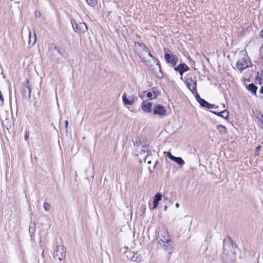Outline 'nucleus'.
Here are the masks:
<instances>
[{"mask_svg": "<svg viewBox=\"0 0 263 263\" xmlns=\"http://www.w3.org/2000/svg\"><path fill=\"white\" fill-rule=\"evenodd\" d=\"M247 88L250 91H251L254 95H256L257 87L254 84L252 83L248 85V86H247Z\"/></svg>", "mask_w": 263, "mask_h": 263, "instance_id": "6ab92c4d", "label": "nucleus"}, {"mask_svg": "<svg viewBox=\"0 0 263 263\" xmlns=\"http://www.w3.org/2000/svg\"><path fill=\"white\" fill-rule=\"evenodd\" d=\"M31 227H30V228H29V231H31Z\"/></svg>", "mask_w": 263, "mask_h": 263, "instance_id": "c03bdc74", "label": "nucleus"}, {"mask_svg": "<svg viewBox=\"0 0 263 263\" xmlns=\"http://www.w3.org/2000/svg\"><path fill=\"white\" fill-rule=\"evenodd\" d=\"M175 206H176V207L177 208H178L180 206V204H179V203H176L175 204Z\"/></svg>", "mask_w": 263, "mask_h": 263, "instance_id": "c9c22d12", "label": "nucleus"}, {"mask_svg": "<svg viewBox=\"0 0 263 263\" xmlns=\"http://www.w3.org/2000/svg\"><path fill=\"white\" fill-rule=\"evenodd\" d=\"M223 252L221 259L224 263H233L236 259L237 248L236 244L230 239L223 240Z\"/></svg>", "mask_w": 263, "mask_h": 263, "instance_id": "f257e3e1", "label": "nucleus"}, {"mask_svg": "<svg viewBox=\"0 0 263 263\" xmlns=\"http://www.w3.org/2000/svg\"><path fill=\"white\" fill-rule=\"evenodd\" d=\"M251 64L250 61L246 58H242L238 60L236 63V67L241 71L248 68Z\"/></svg>", "mask_w": 263, "mask_h": 263, "instance_id": "6e6552de", "label": "nucleus"}, {"mask_svg": "<svg viewBox=\"0 0 263 263\" xmlns=\"http://www.w3.org/2000/svg\"><path fill=\"white\" fill-rule=\"evenodd\" d=\"M147 97L150 100H153L156 99L158 97V94L154 91H149L147 92Z\"/></svg>", "mask_w": 263, "mask_h": 263, "instance_id": "4be33fe9", "label": "nucleus"}, {"mask_svg": "<svg viewBox=\"0 0 263 263\" xmlns=\"http://www.w3.org/2000/svg\"><path fill=\"white\" fill-rule=\"evenodd\" d=\"M71 24L76 32L84 33L88 29L87 26L85 23H80L79 24L74 23L75 26L72 22H71Z\"/></svg>", "mask_w": 263, "mask_h": 263, "instance_id": "1a4fd4ad", "label": "nucleus"}, {"mask_svg": "<svg viewBox=\"0 0 263 263\" xmlns=\"http://www.w3.org/2000/svg\"><path fill=\"white\" fill-rule=\"evenodd\" d=\"M37 15H38V14H36V13H35V16H37Z\"/></svg>", "mask_w": 263, "mask_h": 263, "instance_id": "49530a36", "label": "nucleus"}, {"mask_svg": "<svg viewBox=\"0 0 263 263\" xmlns=\"http://www.w3.org/2000/svg\"><path fill=\"white\" fill-rule=\"evenodd\" d=\"M217 129L220 134H224L227 132L226 127L220 124L217 126Z\"/></svg>", "mask_w": 263, "mask_h": 263, "instance_id": "aec40b11", "label": "nucleus"}, {"mask_svg": "<svg viewBox=\"0 0 263 263\" xmlns=\"http://www.w3.org/2000/svg\"><path fill=\"white\" fill-rule=\"evenodd\" d=\"M29 136V132L28 131H26L25 135V139L26 141H28V138Z\"/></svg>", "mask_w": 263, "mask_h": 263, "instance_id": "c85d7f7f", "label": "nucleus"}, {"mask_svg": "<svg viewBox=\"0 0 263 263\" xmlns=\"http://www.w3.org/2000/svg\"><path fill=\"white\" fill-rule=\"evenodd\" d=\"M176 71H178L181 76V79H182V75L183 74V73L184 72V71H181V70H176Z\"/></svg>", "mask_w": 263, "mask_h": 263, "instance_id": "7c9ffc66", "label": "nucleus"}, {"mask_svg": "<svg viewBox=\"0 0 263 263\" xmlns=\"http://www.w3.org/2000/svg\"><path fill=\"white\" fill-rule=\"evenodd\" d=\"M44 209H45V210L46 211H48L50 209V205L47 202L44 203Z\"/></svg>", "mask_w": 263, "mask_h": 263, "instance_id": "a878e982", "label": "nucleus"}, {"mask_svg": "<svg viewBox=\"0 0 263 263\" xmlns=\"http://www.w3.org/2000/svg\"><path fill=\"white\" fill-rule=\"evenodd\" d=\"M260 93H263V86L260 88Z\"/></svg>", "mask_w": 263, "mask_h": 263, "instance_id": "e433bc0d", "label": "nucleus"}, {"mask_svg": "<svg viewBox=\"0 0 263 263\" xmlns=\"http://www.w3.org/2000/svg\"><path fill=\"white\" fill-rule=\"evenodd\" d=\"M214 106V105H212L208 102H207V105H205L204 107H206L207 108H213Z\"/></svg>", "mask_w": 263, "mask_h": 263, "instance_id": "bb28decb", "label": "nucleus"}, {"mask_svg": "<svg viewBox=\"0 0 263 263\" xmlns=\"http://www.w3.org/2000/svg\"><path fill=\"white\" fill-rule=\"evenodd\" d=\"M66 255V249L64 246H58L57 247L55 255L59 258L60 260H62L65 259Z\"/></svg>", "mask_w": 263, "mask_h": 263, "instance_id": "0eeeda50", "label": "nucleus"}, {"mask_svg": "<svg viewBox=\"0 0 263 263\" xmlns=\"http://www.w3.org/2000/svg\"><path fill=\"white\" fill-rule=\"evenodd\" d=\"M213 111H214V110H213ZM214 111H216V110H214ZM212 112H213V111H212Z\"/></svg>", "mask_w": 263, "mask_h": 263, "instance_id": "de8ad7c7", "label": "nucleus"}, {"mask_svg": "<svg viewBox=\"0 0 263 263\" xmlns=\"http://www.w3.org/2000/svg\"><path fill=\"white\" fill-rule=\"evenodd\" d=\"M213 113L225 119H227L229 118V112L226 109L220 111H213Z\"/></svg>", "mask_w": 263, "mask_h": 263, "instance_id": "2eb2a0df", "label": "nucleus"}, {"mask_svg": "<svg viewBox=\"0 0 263 263\" xmlns=\"http://www.w3.org/2000/svg\"><path fill=\"white\" fill-rule=\"evenodd\" d=\"M148 143L147 139L144 137H138L134 142L135 151L137 153V156H139V162H145L147 156L149 154Z\"/></svg>", "mask_w": 263, "mask_h": 263, "instance_id": "f03ea898", "label": "nucleus"}, {"mask_svg": "<svg viewBox=\"0 0 263 263\" xmlns=\"http://www.w3.org/2000/svg\"><path fill=\"white\" fill-rule=\"evenodd\" d=\"M259 121L260 122V127L263 129V115H261V118L259 119Z\"/></svg>", "mask_w": 263, "mask_h": 263, "instance_id": "cd10ccee", "label": "nucleus"}, {"mask_svg": "<svg viewBox=\"0 0 263 263\" xmlns=\"http://www.w3.org/2000/svg\"><path fill=\"white\" fill-rule=\"evenodd\" d=\"M160 245L163 249L167 253L168 257H170L171 255L173 253L174 247L172 240H171L165 242H161L160 243Z\"/></svg>", "mask_w": 263, "mask_h": 263, "instance_id": "423d86ee", "label": "nucleus"}, {"mask_svg": "<svg viewBox=\"0 0 263 263\" xmlns=\"http://www.w3.org/2000/svg\"><path fill=\"white\" fill-rule=\"evenodd\" d=\"M136 51L139 58L146 63L147 65H148V62L146 61L147 57H149L152 58V60L154 63L156 64L158 66L159 68H160V66L157 62L156 58L153 56L150 52L148 48L146 46L142 43L136 44Z\"/></svg>", "mask_w": 263, "mask_h": 263, "instance_id": "7ed1b4c3", "label": "nucleus"}, {"mask_svg": "<svg viewBox=\"0 0 263 263\" xmlns=\"http://www.w3.org/2000/svg\"><path fill=\"white\" fill-rule=\"evenodd\" d=\"M148 170H149V171L151 172H152V171L151 170V167H148Z\"/></svg>", "mask_w": 263, "mask_h": 263, "instance_id": "ea45409f", "label": "nucleus"}, {"mask_svg": "<svg viewBox=\"0 0 263 263\" xmlns=\"http://www.w3.org/2000/svg\"><path fill=\"white\" fill-rule=\"evenodd\" d=\"M261 148V146L259 145L257 147H256V149L257 151V154H256V155H258V152L259 151V150Z\"/></svg>", "mask_w": 263, "mask_h": 263, "instance_id": "473e14b6", "label": "nucleus"}, {"mask_svg": "<svg viewBox=\"0 0 263 263\" xmlns=\"http://www.w3.org/2000/svg\"><path fill=\"white\" fill-rule=\"evenodd\" d=\"M222 107H223V108H225V105H224V104H223V105H222Z\"/></svg>", "mask_w": 263, "mask_h": 263, "instance_id": "79ce46f5", "label": "nucleus"}, {"mask_svg": "<svg viewBox=\"0 0 263 263\" xmlns=\"http://www.w3.org/2000/svg\"><path fill=\"white\" fill-rule=\"evenodd\" d=\"M167 157H168L171 160H172L173 159V158H174V157H175V156H174L173 155H172L170 152H168V153H167Z\"/></svg>", "mask_w": 263, "mask_h": 263, "instance_id": "c756f323", "label": "nucleus"}, {"mask_svg": "<svg viewBox=\"0 0 263 263\" xmlns=\"http://www.w3.org/2000/svg\"><path fill=\"white\" fill-rule=\"evenodd\" d=\"M190 69L189 66L185 64H180L178 66L175 67V70H181L186 72Z\"/></svg>", "mask_w": 263, "mask_h": 263, "instance_id": "a211bd4d", "label": "nucleus"}, {"mask_svg": "<svg viewBox=\"0 0 263 263\" xmlns=\"http://www.w3.org/2000/svg\"><path fill=\"white\" fill-rule=\"evenodd\" d=\"M196 98L197 101L202 107H204L205 105H207L208 102L205 101L203 99L201 98L199 95L197 94L196 96Z\"/></svg>", "mask_w": 263, "mask_h": 263, "instance_id": "412c9836", "label": "nucleus"}, {"mask_svg": "<svg viewBox=\"0 0 263 263\" xmlns=\"http://www.w3.org/2000/svg\"><path fill=\"white\" fill-rule=\"evenodd\" d=\"M187 87L191 90L193 94H197V90L196 88V82L192 79H187L186 81Z\"/></svg>", "mask_w": 263, "mask_h": 263, "instance_id": "9d476101", "label": "nucleus"}, {"mask_svg": "<svg viewBox=\"0 0 263 263\" xmlns=\"http://www.w3.org/2000/svg\"><path fill=\"white\" fill-rule=\"evenodd\" d=\"M128 257L130 259L134 261H141L142 260V257L140 255L138 252H130L128 255Z\"/></svg>", "mask_w": 263, "mask_h": 263, "instance_id": "ddd939ff", "label": "nucleus"}, {"mask_svg": "<svg viewBox=\"0 0 263 263\" xmlns=\"http://www.w3.org/2000/svg\"><path fill=\"white\" fill-rule=\"evenodd\" d=\"M135 96L134 95H129L128 97L125 92L124 93L122 96L123 102L125 105H132L135 102Z\"/></svg>", "mask_w": 263, "mask_h": 263, "instance_id": "f8f14e48", "label": "nucleus"}, {"mask_svg": "<svg viewBox=\"0 0 263 263\" xmlns=\"http://www.w3.org/2000/svg\"><path fill=\"white\" fill-rule=\"evenodd\" d=\"M153 105V103L151 102H146L145 101L143 102L142 104V109L144 112H151L152 111V106Z\"/></svg>", "mask_w": 263, "mask_h": 263, "instance_id": "4468645a", "label": "nucleus"}, {"mask_svg": "<svg viewBox=\"0 0 263 263\" xmlns=\"http://www.w3.org/2000/svg\"><path fill=\"white\" fill-rule=\"evenodd\" d=\"M147 163H148V164H151V160L148 161H147Z\"/></svg>", "mask_w": 263, "mask_h": 263, "instance_id": "a19ab883", "label": "nucleus"}, {"mask_svg": "<svg viewBox=\"0 0 263 263\" xmlns=\"http://www.w3.org/2000/svg\"><path fill=\"white\" fill-rule=\"evenodd\" d=\"M158 239L159 244L161 242H165L171 240L168 234V232L166 229L162 228L160 231H159L158 234Z\"/></svg>", "mask_w": 263, "mask_h": 263, "instance_id": "39448f33", "label": "nucleus"}, {"mask_svg": "<svg viewBox=\"0 0 263 263\" xmlns=\"http://www.w3.org/2000/svg\"><path fill=\"white\" fill-rule=\"evenodd\" d=\"M37 15H38V14H36V13H35V16H37Z\"/></svg>", "mask_w": 263, "mask_h": 263, "instance_id": "a18cd8bd", "label": "nucleus"}, {"mask_svg": "<svg viewBox=\"0 0 263 263\" xmlns=\"http://www.w3.org/2000/svg\"><path fill=\"white\" fill-rule=\"evenodd\" d=\"M259 80H260V81H261L260 78H258V77H257V79H256L257 81H258V80H259ZM260 84H261V83H260Z\"/></svg>", "mask_w": 263, "mask_h": 263, "instance_id": "58836bf2", "label": "nucleus"}, {"mask_svg": "<svg viewBox=\"0 0 263 263\" xmlns=\"http://www.w3.org/2000/svg\"><path fill=\"white\" fill-rule=\"evenodd\" d=\"M185 218L188 219V221L190 222V224H192V220L190 219V217L188 216H185Z\"/></svg>", "mask_w": 263, "mask_h": 263, "instance_id": "72a5a7b5", "label": "nucleus"}, {"mask_svg": "<svg viewBox=\"0 0 263 263\" xmlns=\"http://www.w3.org/2000/svg\"><path fill=\"white\" fill-rule=\"evenodd\" d=\"M87 4L90 6H94L97 3V0H86Z\"/></svg>", "mask_w": 263, "mask_h": 263, "instance_id": "b1692460", "label": "nucleus"}, {"mask_svg": "<svg viewBox=\"0 0 263 263\" xmlns=\"http://www.w3.org/2000/svg\"><path fill=\"white\" fill-rule=\"evenodd\" d=\"M26 88V89H27V90L28 91L29 96V97H30L31 88L30 85L29 84V82L28 81H27V82Z\"/></svg>", "mask_w": 263, "mask_h": 263, "instance_id": "393cba45", "label": "nucleus"}, {"mask_svg": "<svg viewBox=\"0 0 263 263\" xmlns=\"http://www.w3.org/2000/svg\"><path fill=\"white\" fill-rule=\"evenodd\" d=\"M54 48L59 53L62 54L59 48L55 47Z\"/></svg>", "mask_w": 263, "mask_h": 263, "instance_id": "f704fd0d", "label": "nucleus"}, {"mask_svg": "<svg viewBox=\"0 0 263 263\" xmlns=\"http://www.w3.org/2000/svg\"><path fill=\"white\" fill-rule=\"evenodd\" d=\"M68 126V121L67 120L65 121V128L66 129V131H67V128Z\"/></svg>", "mask_w": 263, "mask_h": 263, "instance_id": "2f4dec72", "label": "nucleus"}, {"mask_svg": "<svg viewBox=\"0 0 263 263\" xmlns=\"http://www.w3.org/2000/svg\"><path fill=\"white\" fill-rule=\"evenodd\" d=\"M154 114L157 115L160 117L165 116L166 110L165 107L161 105H156L153 109Z\"/></svg>", "mask_w": 263, "mask_h": 263, "instance_id": "9b49d317", "label": "nucleus"}, {"mask_svg": "<svg viewBox=\"0 0 263 263\" xmlns=\"http://www.w3.org/2000/svg\"><path fill=\"white\" fill-rule=\"evenodd\" d=\"M172 160L180 165H183L185 163L184 161L181 157H174Z\"/></svg>", "mask_w": 263, "mask_h": 263, "instance_id": "5701e85b", "label": "nucleus"}, {"mask_svg": "<svg viewBox=\"0 0 263 263\" xmlns=\"http://www.w3.org/2000/svg\"><path fill=\"white\" fill-rule=\"evenodd\" d=\"M164 59L168 63L171 64L172 67L175 66L178 61V57L172 54L169 50L165 51Z\"/></svg>", "mask_w": 263, "mask_h": 263, "instance_id": "20e7f679", "label": "nucleus"}, {"mask_svg": "<svg viewBox=\"0 0 263 263\" xmlns=\"http://www.w3.org/2000/svg\"><path fill=\"white\" fill-rule=\"evenodd\" d=\"M165 209V210H167V206H165V209Z\"/></svg>", "mask_w": 263, "mask_h": 263, "instance_id": "37998d69", "label": "nucleus"}, {"mask_svg": "<svg viewBox=\"0 0 263 263\" xmlns=\"http://www.w3.org/2000/svg\"><path fill=\"white\" fill-rule=\"evenodd\" d=\"M162 199V195L160 193H157L156 194V195L154 197V199L153 200V205L154 206L153 208V209H156L157 206L158 205L159 202Z\"/></svg>", "mask_w": 263, "mask_h": 263, "instance_id": "dca6fc26", "label": "nucleus"}, {"mask_svg": "<svg viewBox=\"0 0 263 263\" xmlns=\"http://www.w3.org/2000/svg\"><path fill=\"white\" fill-rule=\"evenodd\" d=\"M260 35L261 36V37L263 39V29H262V30L260 32Z\"/></svg>", "mask_w": 263, "mask_h": 263, "instance_id": "4c0bfd02", "label": "nucleus"}, {"mask_svg": "<svg viewBox=\"0 0 263 263\" xmlns=\"http://www.w3.org/2000/svg\"><path fill=\"white\" fill-rule=\"evenodd\" d=\"M36 41V36L35 32H34L33 34H32L31 32L30 31L29 32V41H28L29 45L33 46L35 44Z\"/></svg>", "mask_w": 263, "mask_h": 263, "instance_id": "f3484780", "label": "nucleus"}]
</instances>
